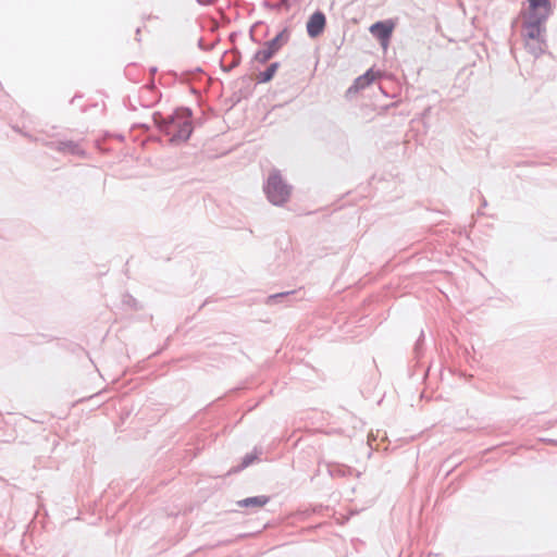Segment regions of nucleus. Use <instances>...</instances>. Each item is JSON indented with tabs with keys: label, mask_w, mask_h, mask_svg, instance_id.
Wrapping results in <instances>:
<instances>
[{
	"label": "nucleus",
	"mask_w": 557,
	"mask_h": 557,
	"mask_svg": "<svg viewBox=\"0 0 557 557\" xmlns=\"http://www.w3.org/2000/svg\"><path fill=\"white\" fill-rule=\"evenodd\" d=\"M136 70V64H128L125 70H124V74L125 76L129 79V81H133V82H137V79L135 78L134 76V71Z\"/></svg>",
	"instance_id": "obj_20"
},
{
	"label": "nucleus",
	"mask_w": 557,
	"mask_h": 557,
	"mask_svg": "<svg viewBox=\"0 0 557 557\" xmlns=\"http://www.w3.org/2000/svg\"><path fill=\"white\" fill-rule=\"evenodd\" d=\"M219 41H220V37H218L216 40H213L210 42H206V37H199L197 45L200 50L209 51V50H212Z\"/></svg>",
	"instance_id": "obj_19"
},
{
	"label": "nucleus",
	"mask_w": 557,
	"mask_h": 557,
	"mask_svg": "<svg viewBox=\"0 0 557 557\" xmlns=\"http://www.w3.org/2000/svg\"><path fill=\"white\" fill-rule=\"evenodd\" d=\"M242 61L240 52L237 49L225 50L220 58V66L223 72H231L239 65Z\"/></svg>",
	"instance_id": "obj_6"
},
{
	"label": "nucleus",
	"mask_w": 557,
	"mask_h": 557,
	"mask_svg": "<svg viewBox=\"0 0 557 557\" xmlns=\"http://www.w3.org/2000/svg\"><path fill=\"white\" fill-rule=\"evenodd\" d=\"M77 97H79V96H78V95H75V96L71 99V101H70V102H71V103H73V102H74V100H75Z\"/></svg>",
	"instance_id": "obj_25"
},
{
	"label": "nucleus",
	"mask_w": 557,
	"mask_h": 557,
	"mask_svg": "<svg viewBox=\"0 0 557 557\" xmlns=\"http://www.w3.org/2000/svg\"><path fill=\"white\" fill-rule=\"evenodd\" d=\"M250 38H251V40H252V41H255V42L257 41V40H256V38H257V37L251 36Z\"/></svg>",
	"instance_id": "obj_26"
},
{
	"label": "nucleus",
	"mask_w": 557,
	"mask_h": 557,
	"mask_svg": "<svg viewBox=\"0 0 557 557\" xmlns=\"http://www.w3.org/2000/svg\"><path fill=\"white\" fill-rule=\"evenodd\" d=\"M520 44L523 46L525 51L533 55L534 58H539L541 54L545 53L547 49V44L545 37H519ZM511 51L517 49L519 45L518 40L509 41Z\"/></svg>",
	"instance_id": "obj_4"
},
{
	"label": "nucleus",
	"mask_w": 557,
	"mask_h": 557,
	"mask_svg": "<svg viewBox=\"0 0 557 557\" xmlns=\"http://www.w3.org/2000/svg\"><path fill=\"white\" fill-rule=\"evenodd\" d=\"M424 332L421 331L419 337L417 338L414 346H413V358L416 359L417 363L420 362L421 358L424 356L425 347H424Z\"/></svg>",
	"instance_id": "obj_14"
},
{
	"label": "nucleus",
	"mask_w": 557,
	"mask_h": 557,
	"mask_svg": "<svg viewBox=\"0 0 557 557\" xmlns=\"http://www.w3.org/2000/svg\"><path fill=\"white\" fill-rule=\"evenodd\" d=\"M55 149L60 152H67L73 156L84 152L79 145L73 140L59 141L55 144Z\"/></svg>",
	"instance_id": "obj_11"
},
{
	"label": "nucleus",
	"mask_w": 557,
	"mask_h": 557,
	"mask_svg": "<svg viewBox=\"0 0 557 557\" xmlns=\"http://www.w3.org/2000/svg\"><path fill=\"white\" fill-rule=\"evenodd\" d=\"M289 37H272L264 42L263 47L253 54V60L259 63H267L272 59L287 42Z\"/></svg>",
	"instance_id": "obj_3"
},
{
	"label": "nucleus",
	"mask_w": 557,
	"mask_h": 557,
	"mask_svg": "<svg viewBox=\"0 0 557 557\" xmlns=\"http://www.w3.org/2000/svg\"><path fill=\"white\" fill-rule=\"evenodd\" d=\"M295 294V290H289V292H282V293H277V294H273V295H270L268 296L267 298V305H275L277 302H281V301H289V298Z\"/></svg>",
	"instance_id": "obj_17"
},
{
	"label": "nucleus",
	"mask_w": 557,
	"mask_h": 557,
	"mask_svg": "<svg viewBox=\"0 0 557 557\" xmlns=\"http://www.w3.org/2000/svg\"><path fill=\"white\" fill-rule=\"evenodd\" d=\"M530 14L535 18L534 24H540L550 13V2L548 0H528Z\"/></svg>",
	"instance_id": "obj_5"
},
{
	"label": "nucleus",
	"mask_w": 557,
	"mask_h": 557,
	"mask_svg": "<svg viewBox=\"0 0 557 557\" xmlns=\"http://www.w3.org/2000/svg\"><path fill=\"white\" fill-rule=\"evenodd\" d=\"M270 502V496L258 495L251 496L237 502V505L245 508H261Z\"/></svg>",
	"instance_id": "obj_9"
},
{
	"label": "nucleus",
	"mask_w": 557,
	"mask_h": 557,
	"mask_svg": "<svg viewBox=\"0 0 557 557\" xmlns=\"http://www.w3.org/2000/svg\"><path fill=\"white\" fill-rule=\"evenodd\" d=\"M374 81H375V72L373 69H369L366 73L358 76L354 81L352 85L346 91L347 96H349L351 94H356V92L364 89Z\"/></svg>",
	"instance_id": "obj_7"
},
{
	"label": "nucleus",
	"mask_w": 557,
	"mask_h": 557,
	"mask_svg": "<svg viewBox=\"0 0 557 557\" xmlns=\"http://www.w3.org/2000/svg\"><path fill=\"white\" fill-rule=\"evenodd\" d=\"M152 119L158 129L170 137L171 144L186 143L193 134V111L190 108H177L169 115L154 112Z\"/></svg>",
	"instance_id": "obj_1"
},
{
	"label": "nucleus",
	"mask_w": 557,
	"mask_h": 557,
	"mask_svg": "<svg viewBox=\"0 0 557 557\" xmlns=\"http://www.w3.org/2000/svg\"><path fill=\"white\" fill-rule=\"evenodd\" d=\"M203 73V70L201 67H196L194 70L183 71L180 75L176 72H170L171 75H173L175 78H178L182 82H190L194 79L197 75H200Z\"/></svg>",
	"instance_id": "obj_16"
},
{
	"label": "nucleus",
	"mask_w": 557,
	"mask_h": 557,
	"mask_svg": "<svg viewBox=\"0 0 557 557\" xmlns=\"http://www.w3.org/2000/svg\"><path fill=\"white\" fill-rule=\"evenodd\" d=\"M278 67H280V63L273 62L264 71L259 72L258 79H257L258 83L264 84V83L270 82L274 77Z\"/></svg>",
	"instance_id": "obj_12"
},
{
	"label": "nucleus",
	"mask_w": 557,
	"mask_h": 557,
	"mask_svg": "<svg viewBox=\"0 0 557 557\" xmlns=\"http://www.w3.org/2000/svg\"><path fill=\"white\" fill-rule=\"evenodd\" d=\"M326 24L325 15L322 12L313 13L307 22L309 35H319L324 30Z\"/></svg>",
	"instance_id": "obj_8"
},
{
	"label": "nucleus",
	"mask_w": 557,
	"mask_h": 557,
	"mask_svg": "<svg viewBox=\"0 0 557 557\" xmlns=\"http://www.w3.org/2000/svg\"><path fill=\"white\" fill-rule=\"evenodd\" d=\"M370 30L375 35H391L394 30L392 21L380 22L371 26Z\"/></svg>",
	"instance_id": "obj_13"
},
{
	"label": "nucleus",
	"mask_w": 557,
	"mask_h": 557,
	"mask_svg": "<svg viewBox=\"0 0 557 557\" xmlns=\"http://www.w3.org/2000/svg\"><path fill=\"white\" fill-rule=\"evenodd\" d=\"M354 469L351 467L342 465V463H329L327 472L332 478H345L352 473Z\"/></svg>",
	"instance_id": "obj_10"
},
{
	"label": "nucleus",
	"mask_w": 557,
	"mask_h": 557,
	"mask_svg": "<svg viewBox=\"0 0 557 557\" xmlns=\"http://www.w3.org/2000/svg\"><path fill=\"white\" fill-rule=\"evenodd\" d=\"M149 72H150L151 75H154L158 72V67L157 66H151L149 69Z\"/></svg>",
	"instance_id": "obj_23"
},
{
	"label": "nucleus",
	"mask_w": 557,
	"mask_h": 557,
	"mask_svg": "<svg viewBox=\"0 0 557 557\" xmlns=\"http://www.w3.org/2000/svg\"><path fill=\"white\" fill-rule=\"evenodd\" d=\"M379 40H380V45L381 47L386 50L388 45H389V40L392 37H376Z\"/></svg>",
	"instance_id": "obj_21"
},
{
	"label": "nucleus",
	"mask_w": 557,
	"mask_h": 557,
	"mask_svg": "<svg viewBox=\"0 0 557 557\" xmlns=\"http://www.w3.org/2000/svg\"><path fill=\"white\" fill-rule=\"evenodd\" d=\"M123 304L128 306L129 308H132L134 310L143 309V306L139 305L138 300L135 297H133L131 294H125L123 296Z\"/></svg>",
	"instance_id": "obj_18"
},
{
	"label": "nucleus",
	"mask_w": 557,
	"mask_h": 557,
	"mask_svg": "<svg viewBox=\"0 0 557 557\" xmlns=\"http://www.w3.org/2000/svg\"><path fill=\"white\" fill-rule=\"evenodd\" d=\"M486 206H487V201H486V199L483 197V199H482V207H486Z\"/></svg>",
	"instance_id": "obj_24"
},
{
	"label": "nucleus",
	"mask_w": 557,
	"mask_h": 557,
	"mask_svg": "<svg viewBox=\"0 0 557 557\" xmlns=\"http://www.w3.org/2000/svg\"><path fill=\"white\" fill-rule=\"evenodd\" d=\"M263 191L270 203L283 207L292 196L293 186L283 178L280 170L273 169L263 184Z\"/></svg>",
	"instance_id": "obj_2"
},
{
	"label": "nucleus",
	"mask_w": 557,
	"mask_h": 557,
	"mask_svg": "<svg viewBox=\"0 0 557 557\" xmlns=\"http://www.w3.org/2000/svg\"><path fill=\"white\" fill-rule=\"evenodd\" d=\"M260 451L255 447V449L251 453L246 454L243 458L240 463L235 468V471H242L252 465L259 456Z\"/></svg>",
	"instance_id": "obj_15"
},
{
	"label": "nucleus",
	"mask_w": 557,
	"mask_h": 557,
	"mask_svg": "<svg viewBox=\"0 0 557 557\" xmlns=\"http://www.w3.org/2000/svg\"><path fill=\"white\" fill-rule=\"evenodd\" d=\"M146 87H147L148 89H150V90H153V89H154V87H156V86H154V81H153V79H151V81L146 85Z\"/></svg>",
	"instance_id": "obj_22"
}]
</instances>
